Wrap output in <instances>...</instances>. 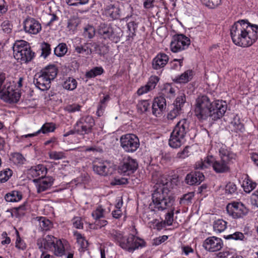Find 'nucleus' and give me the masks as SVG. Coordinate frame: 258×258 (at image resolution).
I'll return each mask as SVG.
<instances>
[{
  "mask_svg": "<svg viewBox=\"0 0 258 258\" xmlns=\"http://www.w3.org/2000/svg\"><path fill=\"white\" fill-rule=\"evenodd\" d=\"M98 48H99V53L102 54L106 53L108 50V47L104 45L102 48L105 49V50L102 52L99 45L95 42L86 43L83 45L77 46L75 47V50L78 53L85 56L90 55L93 51L98 50Z\"/></svg>",
  "mask_w": 258,
  "mask_h": 258,
  "instance_id": "obj_14",
  "label": "nucleus"
},
{
  "mask_svg": "<svg viewBox=\"0 0 258 258\" xmlns=\"http://www.w3.org/2000/svg\"><path fill=\"white\" fill-rule=\"evenodd\" d=\"M138 168V163L136 159L130 156L124 157L118 166V172L123 175L130 176L133 174Z\"/></svg>",
  "mask_w": 258,
  "mask_h": 258,
  "instance_id": "obj_12",
  "label": "nucleus"
},
{
  "mask_svg": "<svg viewBox=\"0 0 258 258\" xmlns=\"http://www.w3.org/2000/svg\"><path fill=\"white\" fill-rule=\"evenodd\" d=\"M227 109L226 101L217 100L211 102L208 96L203 95L196 99L195 113L200 120L210 117L212 120H217L224 115Z\"/></svg>",
  "mask_w": 258,
  "mask_h": 258,
  "instance_id": "obj_3",
  "label": "nucleus"
},
{
  "mask_svg": "<svg viewBox=\"0 0 258 258\" xmlns=\"http://www.w3.org/2000/svg\"><path fill=\"white\" fill-rule=\"evenodd\" d=\"M47 173V169L44 165L38 164L31 167L29 170V174L33 177L40 176L42 178L45 176Z\"/></svg>",
  "mask_w": 258,
  "mask_h": 258,
  "instance_id": "obj_26",
  "label": "nucleus"
},
{
  "mask_svg": "<svg viewBox=\"0 0 258 258\" xmlns=\"http://www.w3.org/2000/svg\"><path fill=\"white\" fill-rule=\"evenodd\" d=\"M56 238L50 235H47L43 238L37 240V244L41 251L44 250H53Z\"/></svg>",
  "mask_w": 258,
  "mask_h": 258,
  "instance_id": "obj_22",
  "label": "nucleus"
},
{
  "mask_svg": "<svg viewBox=\"0 0 258 258\" xmlns=\"http://www.w3.org/2000/svg\"><path fill=\"white\" fill-rule=\"evenodd\" d=\"M23 198L22 194L18 190H12L5 196V199L8 202H18L20 201Z\"/></svg>",
  "mask_w": 258,
  "mask_h": 258,
  "instance_id": "obj_31",
  "label": "nucleus"
},
{
  "mask_svg": "<svg viewBox=\"0 0 258 258\" xmlns=\"http://www.w3.org/2000/svg\"><path fill=\"white\" fill-rule=\"evenodd\" d=\"M39 225L42 231L49 230L52 226V222L49 219L43 217L40 218Z\"/></svg>",
  "mask_w": 258,
  "mask_h": 258,
  "instance_id": "obj_44",
  "label": "nucleus"
},
{
  "mask_svg": "<svg viewBox=\"0 0 258 258\" xmlns=\"http://www.w3.org/2000/svg\"><path fill=\"white\" fill-rule=\"evenodd\" d=\"M166 106L164 97L160 96L155 98L152 102L151 107L152 114L157 117L161 115Z\"/></svg>",
  "mask_w": 258,
  "mask_h": 258,
  "instance_id": "obj_21",
  "label": "nucleus"
},
{
  "mask_svg": "<svg viewBox=\"0 0 258 258\" xmlns=\"http://www.w3.org/2000/svg\"><path fill=\"white\" fill-rule=\"evenodd\" d=\"M68 47L65 43H60L54 48V53L58 57L64 56L68 51Z\"/></svg>",
  "mask_w": 258,
  "mask_h": 258,
  "instance_id": "obj_38",
  "label": "nucleus"
},
{
  "mask_svg": "<svg viewBox=\"0 0 258 258\" xmlns=\"http://www.w3.org/2000/svg\"><path fill=\"white\" fill-rule=\"evenodd\" d=\"M194 72L191 70L185 71L178 77H177L175 81L178 83H186L192 78Z\"/></svg>",
  "mask_w": 258,
  "mask_h": 258,
  "instance_id": "obj_34",
  "label": "nucleus"
},
{
  "mask_svg": "<svg viewBox=\"0 0 258 258\" xmlns=\"http://www.w3.org/2000/svg\"><path fill=\"white\" fill-rule=\"evenodd\" d=\"M166 225L163 221L160 222L158 220L155 219L151 222V227H152L153 229H156L158 231H160Z\"/></svg>",
  "mask_w": 258,
  "mask_h": 258,
  "instance_id": "obj_60",
  "label": "nucleus"
},
{
  "mask_svg": "<svg viewBox=\"0 0 258 258\" xmlns=\"http://www.w3.org/2000/svg\"><path fill=\"white\" fill-rule=\"evenodd\" d=\"M223 237L227 240H244L245 236L243 233L236 231L233 234L224 235Z\"/></svg>",
  "mask_w": 258,
  "mask_h": 258,
  "instance_id": "obj_45",
  "label": "nucleus"
},
{
  "mask_svg": "<svg viewBox=\"0 0 258 258\" xmlns=\"http://www.w3.org/2000/svg\"><path fill=\"white\" fill-rule=\"evenodd\" d=\"M150 101L149 100H142L138 102L137 105L138 112L140 113L149 112L150 111Z\"/></svg>",
  "mask_w": 258,
  "mask_h": 258,
  "instance_id": "obj_35",
  "label": "nucleus"
},
{
  "mask_svg": "<svg viewBox=\"0 0 258 258\" xmlns=\"http://www.w3.org/2000/svg\"><path fill=\"white\" fill-rule=\"evenodd\" d=\"M17 237L16 240L15 246L17 248L24 250L26 248V244L24 241L22 240L20 236L19 232L16 230Z\"/></svg>",
  "mask_w": 258,
  "mask_h": 258,
  "instance_id": "obj_54",
  "label": "nucleus"
},
{
  "mask_svg": "<svg viewBox=\"0 0 258 258\" xmlns=\"http://www.w3.org/2000/svg\"><path fill=\"white\" fill-rule=\"evenodd\" d=\"M192 128L190 121L186 118L179 120L174 126L168 144L172 148H179L186 141V137Z\"/></svg>",
  "mask_w": 258,
  "mask_h": 258,
  "instance_id": "obj_6",
  "label": "nucleus"
},
{
  "mask_svg": "<svg viewBox=\"0 0 258 258\" xmlns=\"http://www.w3.org/2000/svg\"><path fill=\"white\" fill-rule=\"evenodd\" d=\"M231 124L233 125L234 129L236 130V132L243 133L244 131V124L241 122L240 117L238 114H235L233 118V120L231 122Z\"/></svg>",
  "mask_w": 258,
  "mask_h": 258,
  "instance_id": "obj_37",
  "label": "nucleus"
},
{
  "mask_svg": "<svg viewBox=\"0 0 258 258\" xmlns=\"http://www.w3.org/2000/svg\"><path fill=\"white\" fill-rule=\"evenodd\" d=\"M104 72V70L102 67H95L87 72L85 74V77L88 79H91L101 75L103 74Z\"/></svg>",
  "mask_w": 258,
  "mask_h": 258,
  "instance_id": "obj_36",
  "label": "nucleus"
},
{
  "mask_svg": "<svg viewBox=\"0 0 258 258\" xmlns=\"http://www.w3.org/2000/svg\"><path fill=\"white\" fill-rule=\"evenodd\" d=\"M108 223L107 220L102 219V218L98 219L94 221V229H99L102 227L106 226Z\"/></svg>",
  "mask_w": 258,
  "mask_h": 258,
  "instance_id": "obj_62",
  "label": "nucleus"
},
{
  "mask_svg": "<svg viewBox=\"0 0 258 258\" xmlns=\"http://www.w3.org/2000/svg\"><path fill=\"white\" fill-rule=\"evenodd\" d=\"M184 57L181 56L179 59L174 58L170 62L171 69L172 70H178L183 66Z\"/></svg>",
  "mask_w": 258,
  "mask_h": 258,
  "instance_id": "obj_52",
  "label": "nucleus"
},
{
  "mask_svg": "<svg viewBox=\"0 0 258 258\" xmlns=\"http://www.w3.org/2000/svg\"><path fill=\"white\" fill-rule=\"evenodd\" d=\"M108 236L116 245L128 252H133L146 246L144 239L131 234L125 236L119 230L112 229L109 231Z\"/></svg>",
  "mask_w": 258,
  "mask_h": 258,
  "instance_id": "obj_5",
  "label": "nucleus"
},
{
  "mask_svg": "<svg viewBox=\"0 0 258 258\" xmlns=\"http://www.w3.org/2000/svg\"><path fill=\"white\" fill-rule=\"evenodd\" d=\"M165 183H157L155 185V190L152 194V202L149 205V209L154 212L168 209L169 211L165 216L163 221L166 226H171L173 221L174 207V198L169 195V189Z\"/></svg>",
  "mask_w": 258,
  "mask_h": 258,
  "instance_id": "obj_1",
  "label": "nucleus"
},
{
  "mask_svg": "<svg viewBox=\"0 0 258 258\" xmlns=\"http://www.w3.org/2000/svg\"><path fill=\"white\" fill-rule=\"evenodd\" d=\"M73 227L76 229H81L83 228V222L81 217H74L72 220Z\"/></svg>",
  "mask_w": 258,
  "mask_h": 258,
  "instance_id": "obj_58",
  "label": "nucleus"
},
{
  "mask_svg": "<svg viewBox=\"0 0 258 258\" xmlns=\"http://www.w3.org/2000/svg\"><path fill=\"white\" fill-rule=\"evenodd\" d=\"M160 80L159 77L155 75H152L148 79L146 84L149 87V89L152 91L154 90Z\"/></svg>",
  "mask_w": 258,
  "mask_h": 258,
  "instance_id": "obj_49",
  "label": "nucleus"
},
{
  "mask_svg": "<svg viewBox=\"0 0 258 258\" xmlns=\"http://www.w3.org/2000/svg\"><path fill=\"white\" fill-rule=\"evenodd\" d=\"M225 190L226 193L230 194H234L237 190V186L233 182H229L226 185Z\"/></svg>",
  "mask_w": 258,
  "mask_h": 258,
  "instance_id": "obj_63",
  "label": "nucleus"
},
{
  "mask_svg": "<svg viewBox=\"0 0 258 258\" xmlns=\"http://www.w3.org/2000/svg\"><path fill=\"white\" fill-rule=\"evenodd\" d=\"M176 88L171 84L167 83L164 84L163 88L162 90V94L163 97L171 98L175 96L176 94Z\"/></svg>",
  "mask_w": 258,
  "mask_h": 258,
  "instance_id": "obj_32",
  "label": "nucleus"
},
{
  "mask_svg": "<svg viewBox=\"0 0 258 258\" xmlns=\"http://www.w3.org/2000/svg\"><path fill=\"white\" fill-rule=\"evenodd\" d=\"M223 241L220 238L211 236L207 238L204 241L203 246L207 250L215 252L220 250L223 247Z\"/></svg>",
  "mask_w": 258,
  "mask_h": 258,
  "instance_id": "obj_17",
  "label": "nucleus"
},
{
  "mask_svg": "<svg viewBox=\"0 0 258 258\" xmlns=\"http://www.w3.org/2000/svg\"><path fill=\"white\" fill-rule=\"evenodd\" d=\"M24 29L26 33L37 34L41 31V25L35 19L28 17L24 21Z\"/></svg>",
  "mask_w": 258,
  "mask_h": 258,
  "instance_id": "obj_18",
  "label": "nucleus"
},
{
  "mask_svg": "<svg viewBox=\"0 0 258 258\" xmlns=\"http://www.w3.org/2000/svg\"><path fill=\"white\" fill-rule=\"evenodd\" d=\"M53 181L54 179L52 177L45 176L33 180V182L36 184L38 193L42 192L50 188L53 183Z\"/></svg>",
  "mask_w": 258,
  "mask_h": 258,
  "instance_id": "obj_20",
  "label": "nucleus"
},
{
  "mask_svg": "<svg viewBox=\"0 0 258 258\" xmlns=\"http://www.w3.org/2000/svg\"><path fill=\"white\" fill-rule=\"evenodd\" d=\"M27 202H25L19 207L14 208V212L15 213L17 217H20L25 215V213L27 210Z\"/></svg>",
  "mask_w": 258,
  "mask_h": 258,
  "instance_id": "obj_47",
  "label": "nucleus"
},
{
  "mask_svg": "<svg viewBox=\"0 0 258 258\" xmlns=\"http://www.w3.org/2000/svg\"><path fill=\"white\" fill-rule=\"evenodd\" d=\"M48 155L50 159L55 160L62 159L66 157L64 153L61 151H50L48 153Z\"/></svg>",
  "mask_w": 258,
  "mask_h": 258,
  "instance_id": "obj_53",
  "label": "nucleus"
},
{
  "mask_svg": "<svg viewBox=\"0 0 258 258\" xmlns=\"http://www.w3.org/2000/svg\"><path fill=\"white\" fill-rule=\"evenodd\" d=\"M102 15L108 21L118 20L120 17V9L116 5L110 4L102 9Z\"/></svg>",
  "mask_w": 258,
  "mask_h": 258,
  "instance_id": "obj_16",
  "label": "nucleus"
},
{
  "mask_svg": "<svg viewBox=\"0 0 258 258\" xmlns=\"http://www.w3.org/2000/svg\"><path fill=\"white\" fill-rule=\"evenodd\" d=\"M205 176L200 171H192L187 174L185 178V182L190 185L199 184L204 180Z\"/></svg>",
  "mask_w": 258,
  "mask_h": 258,
  "instance_id": "obj_24",
  "label": "nucleus"
},
{
  "mask_svg": "<svg viewBox=\"0 0 258 258\" xmlns=\"http://www.w3.org/2000/svg\"><path fill=\"white\" fill-rule=\"evenodd\" d=\"M13 175V171L9 168L4 169L0 171V182H7Z\"/></svg>",
  "mask_w": 258,
  "mask_h": 258,
  "instance_id": "obj_43",
  "label": "nucleus"
},
{
  "mask_svg": "<svg viewBox=\"0 0 258 258\" xmlns=\"http://www.w3.org/2000/svg\"><path fill=\"white\" fill-rule=\"evenodd\" d=\"M0 95L2 99L9 103L17 102L21 97L19 91L10 85L1 90Z\"/></svg>",
  "mask_w": 258,
  "mask_h": 258,
  "instance_id": "obj_15",
  "label": "nucleus"
},
{
  "mask_svg": "<svg viewBox=\"0 0 258 258\" xmlns=\"http://www.w3.org/2000/svg\"><path fill=\"white\" fill-rule=\"evenodd\" d=\"M190 44V39L183 34L174 35L170 43V50L172 52L177 53L188 48Z\"/></svg>",
  "mask_w": 258,
  "mask_h": 258,
  "instance_id": "obj_11",
  "label": "nucleus"
},
{
  "mask_svg": "<svg viewBox=\"0 0 258 258\" xmlns=\"http://www.w3.org/2000/svg\"><path fill=\"white\" fill-rule=\"evenodd\" d=\"M41 56L46 58L51 53L50 45L46 42H43L41 45Z\"/></svg>",
  "mask_w": 258,
  "mask_h": 258,
  "instance_id": "obj_55",
  "label": "nucleus"
},
{
  "mask_svg": "<svg viewBox=\"0 0 258 258\" xmlns=\"http://www.w3.org/2000/svg\"><path fill=\"white\" fill-rule=\"evenodd\" d=\"M181 113V110L180 109V107L178 108L177 107L173 106L172 109L168 113L167 118L168 120H172Z\"/></svg>",
  "mask_w": 258,
  "mask_h": 258,
  "instance_id": "obj_51",
  "label": "nucleus"
},
{
  "mask_svg": "<svg viewBox=\"0 0 258 258\" xmlns=\"http://www.w3.org/2000/svg\"><path fill=\"white\" fill-rule=\"evenodd\" d=\"M98 34L100 38L103 39L106 43L110 42L116 43L120 41L119 34L114 31L111 25L105 23H101L100 25Z\"/></svg>",
  "mask_w": 258,
  "mask_h": 258,
  "instance_id": "obj_9",
  "label": "nucleus"
},
{
  "mask_svg": "<svg viewBox=\"0 0 258 258\" xmlns=\"http://www.w3.org/2000/svg\"><path fill=\"white\" fill-rule=\"evenodd\" d=\"M128 31L130 32V36L133 37L136 35V32L138 28V24L134 21H131L127 24Z\"/></svg>",
  "mask_w": 258,
  "mask_h": 258,
  "instance_id": "obj_57",
  "label": "nucleus"
},
{
  "mask_svg": "<svg viewBox=\"0 0 258 258\" xmlns=\"http://www.w3.org/2000/svg\"><path fill=\"white\" fill-rule=\"evenodd\" d=\"M207 158L208 156L204 158V160L201 159L200 161H197L195 164V168L197 169H205L210 167L211 165L206 162Z\"/></svg>",
  "mask_w": 258,
  "mask_h": 258,
  "instance_id": "obj_59",
  "label": "nucleus"
},
{
  "mask_svg": "<svg viewBox=\"0 0 258 258\" xmlns=\"http://www.w3.org/2000/svg\"><path fill=\"white\" fill-rule=\"evenodd\" d=\"M13 48L14 57L21 63L31 61L35 56L29 43L25 40L16 41Z\"/></svg>",
  "mask_w": 258,
  "mask_h": 258,
  "instance_id": "obj_7",
  "label": "nucleus"
},
{
  "mask_svg": "<svg viewBox=\"0 0 258 258\" xmlns=\"http://www.w3.org/2000/svg\"><path fill=\"white\" fill-rule=\"evenodd\" d=\"M120 146L123 150L127 153H133L140 146L138 137L133 134L122 135L120 138Z\"/></svg>",
  "mask_w": 258,
  "mask_h": 258,
  "instance_id": "obj_10",
  "label": "nucleus"
},
{
  "mask_svg": "<svg viewBox=\"0 0 258 258\" xmlns=\"http://www.w3.org/2000/svg\"><path fill=\"white\" fill-rule=\"evenodd\" d=\"M137 179L138 180H139L136 178H135L134 176H132L131 177L129 178H124V177H121V178H115L114 180V181L112 182V185H124L126 184L127 183H130V180L132 181L136 180Z\"/></svg>",
  "mask_w": 258,
  "mask_h": 258,
  "instance_id": "obj_46",
  "label": "nucleus"
},
{
  "mask_svg": "<svg viewBox=\"0 0 258 258\" xmlns=\"http://www.w3.org/2000/svg\"><path fill=\"white\" fill-rule=\"evenodd\" d=\"M80 24V20L79 18L74 17L68 20L67 28L69 31L74 32L77 30V27Z\"/></svg>",
  "mask_w": 258,
  "mask_h": 258,
  "instance_id": "obj_41",
  "label": "nucleus"
},
{
  "mask_svg": "<svg viewBox=\"0 0 258 258\" xmlns=\"http://www.w3.org/2000/svg\"><path fill=\"white\" fill-rule=\"evenodd\" d=\"M226 210L228 214L235 219L243 218L247 214L248 212V209L243 204L238 202L228 204Z\"/></svg>",
  "mask_w": 258,
  "mask_h": 258,
  "instance_id": "obj_13",
  "label": "nucleus"
},
{
  "mask_svg": "<svg viewBox=\"0 0 258 258\" xmlns=\"http://www.w3.org/2000/svg\"><path fill=\"white\" fill-rule=\"evenodd\" d=\"M51 81L53 80L58 73V69L54 64L48 65L40 71Z\"/></svg>",
  "mask_w": 258,
  "mask_h": 258,
  "instance_id": "obj_29",
  "label": "nucleus"
},
{
  "mask_svg": "<svg viewBox=\"0 0 258 258\" xmlns=\"http://www.w3.org/2000/svg\"><path fill=\"white\" fill-rule=\"evenodd\" d=\"M189 146H186L182 151L179 152L176 155V158L179 159H185L189 156L188 149Z\"/></svg>",
  "mask_w": 258,
  "mask_h": 258,
  "instance_id": "obj_64",
  "label": "nucleus"
},
{
  "mask_svg": "<svg viewBox=\"0 0 258 258\" xmlns=\"http://www.w3.org/2000/svg\"><path fill=\"white\" fill-rule=\"evenodd\" d=\"M257 185V183L253 181L248 175H246L242 184L243 190L246 193H250L256 187Z\"/></svg>",
  "mask_w": 258,
  "mask_h": 258,
  "instance_id": "obj_28",
  "label": "nucleus"
},
{
  "mask_svg": "<svg viewBox=\"0 0 258 258\" xmlns=\"http://www.w3.org/2000/svg\"><path fill=\"white\" fill-rule=\"evenodd\" d=\"M185 102V95L183 93H179L174 101L173 106L178 108L180 107V109L181 110Z\"/></svg>",
  "mask_w": 258,
  "mask_h": 258,
  "instance_id": "obj_42",
  "label": "nucleus"
},
{
  "mask_svg": "<svg viewBox=\"0 0 258 258\" xmlns=\"http://www.w3.org/2000/svg\"><path fill=\"white\" fill-rule=\"evenodd\" d=\"M202 4L210 9H214L222 4V0H200Z\"/></svg>",
  "mask_w": 258,
  "mask_h": 258,
  "instance_id": "obj_40",
  "label": "nucleus"
},
{
  "mask_svg": "<svg viewBox=\"0 0 258 258\" xmlns=\"http://www.w3.org/2000/svg\"><path fill=\"white\" fill-rule=\"evenodd\" d=\"M51 80L41 72L37 73L34 78L36 87L41 91H46L50 88Z\"/></svg>",
  "mask_w": 258,
  "mask_h": 258,
  "instance_id": "obj_19",
  "label": "nucleus"
},
{
  "mask_svg": "<svg viewBox=\"0 0 258 258\" xmlns=\"http://www.w3.org/2000/svg\"><path fill=\"white\" fill-rule=\"evenodd\" d=\"M56 129L55 124L53 122H47L44 123L37 131V133H42L44 134L53 132Z\"/></svg>",
  "mask_w": 258,
  "mask_h": 258,
  "instance_id": "obj_39",
  "label": "nucleus"
},
{
  "mask_svg": "<svg viewBox=\"0 0 258 258\" xmlns=\"http://www.w3.org/2000/svg\"><path fill=\"white\" fill-rule=\"evenodd\" d=\"M95 120L91 115L81 117L75 124L76 133L80 135H88L93 132Z\"/></svg>",
  "mask_w": 258,
  "mask_h": 258,
  "instance_id": "obj_8",
  "label": "nucleus"
},
{
  "mask_svg": "<svg viewBox=\"0 0 258 258\" xmlns=\"http://www.w3.org/2000/svg\"><path fill=\"white\" fill-rule=\"evenodd\" d=\"M95 34V30L94 27L91 25H87L84 29L83 35L88 39L92 38Z\"/></svg>",
  "mask_w": 258,
  "mask_h": 258,
  "instance_id": "obj_50",
  "label": "nucleus"
},
{
  "mask_svg": "<svg viewBox=\"0 0 258 258\" xmlns=\"http://www.w3.org/2000/svg\"><path fill=\"white\" fill-rule=\"evenodd\" d=\"M219 160L211 155H208L206 162L212 167L216 173H227L231 171V165L236 160V155L228 149L226 146H222L219 149Z\"/></svg>",
  "mask_w": 258,
  "mask_h": 258,
  "instance_id": "obj_4",
  "label": "nucleus"
},
{
  "mask_svg": "<svg viewBox=\"0 0 258 258\" xmlns=\"http://www.w3.org/2000/svg\"><path fill=\"white\" fill-rule=\"evenodd\" d=\"M68 242L64 239L56 238L53 248L54 254L57 256H62L65 254V247Z\"/></svg>",
  "mask_w": 258,
  "mask_h": 258,
  "instance_id": "obj_27",
  "label": "nucleus"
},
{
  "mask_svg": "<svg viewBox=\"0 0 258 258\" xmlns=\"http://www.w3.org/2000/svg\"><path fill=\"white\" fill-rule=\"evenodd\" d=\"M229 31L233 43L241 47L251 46L258 38V25L251 24L247 20L235 22Z\"/></svg>",
  "mask_w": 258,
  "mask_h": 258,
  "instance_id": "obj_2",
  "label": "nucleus"
},
{
  "mask_svg": "<svg viewBox=\"0 0 258 258\" xmlns=\"http://www.w3.org/2000/svg\"><path fill=\"white\" fill-rule=\"evenodd\" d=\"M12 27V24L9 20L4 21L1 24V27L3 31L7 34L11 32Z\"/></svg>",
  "mask_w": 258,
  "mask_h": 258,
  "instance_id": "obj_61",
  "label": "nucleus"
},
{
  "mask_svg": "<svg viewBox=\"0 0 258 258\" xmlns=\"http://www.w3.org/2000/svg\"><path fill=\"white\" fill-rule=\"evenodd\" d=\"M105 210L101 206H98L96 209L92 213V216L95 220L104 218Z\"/></svg>",
  "mask_w": 258,
  "mask_h": 258,
  "instance_id": "obj_48",
  "label": "nucleus"
},
{
  "mask_svg": "<svg viewBox=\"0 0 258 258\" xmlns=\"http://www.w3.org/2000/svg\"><path fill=\"white\" fill-rule=\"evenodd\" d=\"M66 2L70 6L78 7L87 4L89 0H66Z\"/></svg>",
  "mask_w": 258,
  "mask_h": 258,
  "instance_id": "obj_56",
  "label": "nucleus"
},
{
  "mask_svg": "<svg viewBox=\"0 0 258 258\" xmlns=\"http://www.w3.org/2000/svg\"><path fill=\"white\" fill-rule=\"evenodd\" d=\"M169 56L164 52L158 53L152 59V68L153 70H163L169 61Z\"/></svg>",
  "mask_w": 258,
  "mask_h": 258,
  "instance_id": "obj_23",
  "label": "nucleus"
},
{
  "mask_svg": "<svg viewBox=\"0 0 258 258\" xmlns=\"http://www.w3.org/2000/svg\"><path fill=\"white\" fill-rule=\"evenodd\" d=\"M213 230L217 233L223 232L227 227V222L222 219H218L213 222Z\"/></svg>",
  "mask_w": 258,
  "mask_h": 258,
  "instance_id": "obj_33",
  "label": "nucleus"
},
{
  "mask_svg": "<svg viewBox=\"0 0 258 258\" xmlns=\"http://www.w3.org/2000/svg\"><path fill=\"white\" fill-rule=\"evenodd\" d=\"M78 86L77 80L73 77H68L63 79L62 83V87L68 91L75 90Z\"/></svg>",
  "mask_w": 258,
  "mask_h": 258,
  "instance_id": "obj_30",
  "label": "nucleus"
},
{
  "mask_svg": "<svg viewBox=\"0 0 258 258\" xmlns=\"http://www.w3.org/2000/svg\"><path fill=\"white\" fill-rule=\"evenodd\" d=\"M93 170L97 174L105 176L107 174V164L106 161L101 159H96L93 162Z\"/></svg>",
  "mask_w": 258,
  "mask_h": 258,
  "instance_id": "obj_25",
  "label": "nucleus"
}]
</instances>
